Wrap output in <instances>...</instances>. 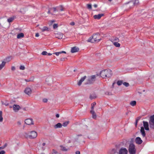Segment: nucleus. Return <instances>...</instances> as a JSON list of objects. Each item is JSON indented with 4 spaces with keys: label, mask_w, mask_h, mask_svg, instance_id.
<instances>
[{
    "label": "nucleus",
    "mask_w": 154,
    "mask_h": 154,
    "mask_svg": "<svg viewBox=\"0 0 154 154\" xmlns=\"http://www.w3.org/2000/svg\"><path fill=\"white\" fill-rule=\"evenodd\" d=\"M56 116L57 118H59V116H60L59 114H57L56 115Z\"/></svg>",
    "instance_id": "nucleus-57"
},
{
    "label": "nucleus",
    "mask_w": 154,
    "mask_h": 154,
    "mask_svg": "<svg viewBox=\"0 0 154 154\" xmlns=\"http://www.w3.org/2000/svg\"><path fill=\"white\" fill-rule=\"evenodd\" d=\"M6 62L3 61L1 64H0V70H1L5 65Z\"/></svg>",
    "instance_id": "nucleus-29"
},
{
    "label": "nucleus",
    "mask_w": 154,
    "mask_h": 154,
    "mask_svg": "<svg viewBox=\"0 0 154 154\" xmlns=\"http://www.w3.org/2000/svg\"><path fill=\"white\" fill-rule=\"evenodd\" d=\"M70 25L72 26H73L75 25V23L73 22H72L70 23Z\"/></svg>",
    "instance_id": "nucleus-52"
},
{
    "label": "nucleus",
    "mask_w": 154,
    "mask_h": 154,
    "mask_svg": "<svg viewBox=\"0 0 154 154\" xmlns=\"http://www.w3.org/2000/svg\"><path fill=\"white\" fill-rule=\"evenodd\" d=\"M140 132L143 137H144V128L143 127H141L140 129Z\"/></svg>",
    "instance_id": "nucleus-27"
},
{
    "label": "nucleus",
    "mask_w": 154,
    "mask_h": 154,
    "mask_svg": "<svg viewBox=\"0 0 154 154\" xmlns=\"http://www.w3.org/2000/svg\"><path fill=\"white\" fill-rule=\"evenodd\" d=\"M93 6H94V7L95 8H97V5H96V4H94V5Z\"/></svg>",
    "instance_id": "nucleus-59"
},
{
    "label": "nucleus",
    "mask_w": 154,
    "mask_h": 154,
    "mask_svg": "<svg viewBox=\"0 0 154 154\" xmlns=\"http://www.w3.org/2000/svg\"><path fill=\"white\" fill-rule=\"evenodd\" d=\"M62 125L60 123H58L54 126V128L55 129L57 128H61L62 127Z\"/></svg>",
    "instance_id": "nucleus-19"
},
{
    "label": "nucleus",
    "mask_w": 154,
    "mask_h": 154,
    "mask_svg": "<svg viewBox=\"0 0 154 154\" xmlns=\"http://www.w3.org/2000/svg\"><path fill=\"white\" fill-rule=\"evenodd\" d=\"M135 143L137 144H140L143 142L142 140H141L140 138L139 137H137L135 138Z\"/></svg>",
    "instance_id": "nucleus-9"
},
{
    "label": "nucleus",
    "mask_w": 154,
    "mask_h": 154,
    "mask_svg": "<svg viewBox=\"0 0 154 154\" xmlns=\"http://www.w3.org/2000/svg\"><path fill=\"white\" fill-rule=\"evenodd\" d=\"M25 123L27 125H33L34 123L32 119H28L25 120Z\"/></svg>",
    "instance_id": "nucleus-7"
},
{
    "label": "nucleus",
    "mask_w": 154,
    "mask_h": 154,
    "mask_svg": "<svg viewBox=\"0 0 154 154\" xmlns=\"http://www.w3.org/2000/svg\"><path fill=\"white\" fill-rule=\"evenodd\" d=\"M5 151L4 150H2L0 152V154H5Z\"/></svg>",
    "instance_id": "nucleus-49"
},
{
    "label": "nucleus",
    "mask_w": 154,
    "mask_h": 154,
    "mask_svg": "<svg viewBox=\"0 0 154 154\" xmlns=\"http://www.w3.org/2000/svg\"><path fill=\"white\" fill-rule=\"evenodd\" d=\"M91 113L92 114V118L94 119H96L97 116L94 110H91L90 111Z\"/></svg>",
    "instance_id": "nucleus-20"
},
{
    "label": "nucleus",
    "mask_w": 154,
    "mask_h": 154,
    "mask_svg": "<svg viewBox=\"0 0 154 154\" xmlns=\"http://www.w3.org/2000/svg\"><path fill=\"white\" fill-rule=\"evenodd\" d=\"M80 152L79 151H77L75 152V154H80Z\"/></svg>",
    "instance_id": "nucleus-53"
},
{
    "label": "nucleus",
    "mask_w": 154,
    "mask_h": 154,
    "mask_svg": "<svg viewBox=\"0 0 154 154\" xmlns=\"http://www.w3.org/2000/svg\"><path fill=\"white\" fill-rule=\"evenodd\" d=\"M141 117L140 116L139 117L136 119V122L135 123V125L136 127H137V124L138 121L141 118Z\"/></svg>",
    "instance_id": "nucleus-33"
},
{
    "label": "nucleus",
    "mask_w": 154,
    "mask_h": 154,
    "mask_svg": "<svg viewBox=\"0 0 154 154\" xmlns=\"http://www.w3.org/2000/svg\"><path fill=\"white\" fill-rule=\"evenodd\" d=\"M58 153L54 149L52 150V152L50 153L49 154H57Z\"/></svg>",
    "instance_id": "nucleus-37"
},
{
    "label": "nucleus",
    "mask_w": 154,
    "mask_h": 154,
    "mask_svg": "<svg viewBox=\"0 0 154 154\" xmlns=\"http://www.w3.org/2000/svg\"><path fill=\"white\" fill-rule=\"evenodd\" d=\"M51 11H53V12H55L56 11H58V10L56 9V8L55 7H53L52 8H51Z\"/></svg>",
    "instance_id": "nucleus-34"
},
{
    "label": "nucleus",
    "mask_w": 154,
    "mask_h": 154,
    "mask_svg": "<svg viewBox=\"0 0 154 154\" xmlns=\"http://www.w3.org/2000/svg\"><path fill=\"white\" fill-rule=\"evenodd\" d=\"M128 151L125 148H121L119 151V154H127Z\"/></svg>",
    "instance_id": "nucleus-8"
},
{
    "label": "nucleus",
    "mask_w": 154,
    "mask_h": 154,
    "mask_svg": "<svg viewBox=\"0 0 154 154\" xmlns=\"http://www.w3.org/2000/svg\"><path fill=\"white\" fill-rule=\"evenodd\" d=\"M101 40L100 34L99 33L93 34L91 37L88 40V42L92 43L98 42Z\"/></svg>",
    "instance_id": "nucleus-1"
},
{
    "label": "nucleus",
    "mask_w": 154,
    "mask_h": 154,
    "mask_svg": "<svg viewBox=\"0 0 154 154\" xmlns=\"http://www.w3.org/2000/svg\"><path fill=\"white\" fill-rule=\"evenodd\" d=\"M123 81L122 80H119L117 82V84L118 85L120 86L121 85L123 84Z\"/></svg>",
    "instance_id": "nucleus-32"
},
{
    "label": "nucleus",
    "mask_w": 154,
    "mask_h": 154,
    "mask_svg": "<svg viewBox=\"0 0 154 154\" xmlns=\"http://www.w3.org/2000/svg\"><path fill=\"white\" fill-rule=\"evenodd\" d=\"M58 24H54L53 25V27L54 29H56L58 27Z\"/></svg>",
    "instance_id": "nucleus-42"
},
{
    "label": "nucleus",
    "mask_w": 154,
    "mask_h": 154,
    "mask_svg": "<svg viewBox=\"0 0 154 154\" xmlns=\"http://www.w3.org/2000/svg\"><path fill=\"white\" fill-rule=\"evenodd\" d=\"M118 42H114L113 43V45L117 47H120V44Z\"/></svg>",
    "instance_id": "nucleus-28"
},
{
    "label": "nucleus",
    "mask_w": 154,
    "mask_h": 154,
    "mask_svg": "<svg viewBox=\"0 0 154 154\" xmlns=\"http://www.w3.org/2000/svg\"><path fill=\"white\" fill-rule=\"evenodd\" d=\"M119 39L116 37H113L112 38V42H119Z\"/></svg>",
    "instance_id": "nucleus-21"
},
{
    "label": "nucleus",
    "mask_w": 154,
    "mask_h": 154,
    "mask_svg": "<svg viewBox=\"0 0 154 154\" xmlns=\"http://www.w3.org/2000/svg\"><path fill=\"white\" fill-rule=\"evenodd\" d=\"M100 75L103 78L109 77L112 75V71L109 69L103 70L100 72Z\"/></svg>",
    "instance_id": "nucleus-2"
},
{
    "label": "nucleus",
    "mask_w": 154,
    "mask_h": 154,
    "mask_svg": "<svg viewBox=\"0 0 154 154\" xmlns=\"http://www.w3.org/2000/svg\"><path fill=\"white\" fill-rule=\"evenodd\" d=\"M54 20H52L50 21L51 24H52L54 22Z\"/></svg>",
    "instance_id": "nucleus-54"
},
{
    "label": "nucleus",
    "mask_w": 154,
    "mask_h": 154,
    "mask_svg": "<svg viewBox=\"0 0 154 154\" xmlns=\"http://www.w3.org/2000/svg\"><path fill=\"white\" fill-rule=\"evenodd\" d=\"M24 92L26 94L29 95L32 93V90L30 88L27 87L25 89Z\"/></svg>",
    "instance_id": "nucleus-12"
},
{
    "label": "nucleus",
    "mask_w": 154,
    "mask_h": 154,
    "mask_svg": "<svg viewBox=\"0 0 154 154\" xmlns=\"http://www.w3.org/2000/svg\"><path fill=\"white\" fill-rule=\"evenodd\" d=\"M58 8L61 11H62L64 10L62 6H60Z\"/></svg>",
    "instance_id": "nucleus-39"
},
{
    "label": "nucleus",
    "mask_w": 154,
    "mask_h": 154,
    "mask_svg": "<svg viewBox=\"0 0 154 154\" xmlns=\"http://www.w3.org/2000/svg\"><path fill=\"white\" fill-rule=\"evenodd\" d=\"M145 130H149V124L147 122H145Z\"/></svg>",
    "instance_id": "nucleus-25"
},
{
    "label": "nucleus",
    "mask_w": 154,
    "mask_h": 154,
    "mask_svg": "<svg viewBox=\"0 0 154 154\" xmlns=\"http://www.w3.org/2000/svg\"><path fill=\"white\" fill-rule=\"evenodd\" d=\"M132 1L133 3H131L132 6H137L139 4V0H134Z\"/></svg>",
    "instance_id": "nucleus-14"
},
{
    "label": "nucleus",
    "mask_w": 154,
    "mask_h": 154,
    "mask_svg": "<svg viewBox=\"0 0 154 154\" xmlns=\"http://www.w3.org/2000/svg\"><path fill=\"white\" fill-rule=\"evenodd\" d=\"M67 58L66 57H62L60 59V60L61 61H64L65 59H66Z\"/></svg>",
    "instance_id": "nucleus-46"
},
{
    "label": "nucleus",
    "mask_w": 154,
    "mask_h": 154,
    "mask_svg": "<svg viewBox=\"0 0 154 154\" xmlns=\"http://www.w3.org/2000/svg\"><path fill=\"white\" fill-rule=\"evenodd\" d=\"M104 15V14H98V15H94L93 16V17L95 19L99 20L101 18V17L103 16Z\"/></svg>",
    "instance_id": "nucleus-15"
},
{
    "label": "nucleus",
    "mask_w": 154,
    "mask_h": 154,
    "mask_svg": "<svg viewBox=\"0 0 154 154\" xmlns=\"http://www.w3.org/2000/svg\"><path fill=\"white\" fill-rule=\"evenodd\" d=\"M123 84L126 87H128L129 86V84L128 83L126 82H124L123 83Z\"/></svg>",
    "instance_id": "nucleus-38"
},
{
    "label": "nucleus",
    "mask_w": 154,
    "mask_h": 154,
    "mask_svg": "<svg viewBox=\"0 0 154 154\" xmlns=\"http://www.w3.org/2000/svg\"><path fill=\"white\" fill-rule=\"evenodd\" d=\"M24 37V35L23 33H21L18 34L17 36V38H23Z\"/></svg>",
    "instance_id": "nucleus-23"
},
{
    "label": "nucleus",
    "mask_w": 154,
    "mask_h": 154,
    "mask_svg": "<svg viewBox=\"0 0 154 154\" xmlns=\"http://www.w3.org/2000/svg\"><path fill=\"white\" fill-rule=\"evenodd\" d=\"M60 147L61 148V149L63 151H67L69 149V148H66L65 147L63 146H60Z\"/></svg>",
    "instance_id": "nucleus-22"
},
{
    "label": "nucleus",
    "mask_w": 154,
    "mask_h": 154,
    "mask_svg": "<svg viewBox=\"0 0 154 154\" xmlns=\"http://www.w3.org/2000/svg\"><path fill=\"white\" fill-rule=\"evenodd\" d=\"M55 36L56 38L59 39H61L63 37V35L61 33H57L55 34Z\"/></svg>",
    "instance_id": "nucleus-11"
},
{
    "label": "nucleus",
    "mask_w": 154,
    "mask_h": 154,
    "mask_svg": "<svg viewBox=\"0 0 154 154\" xmlns=\"http://www.w3.org/2000/svg\"><path fill=\"white\" fill-rule=\"evenodd\" d=\"M20 70H23L25 69V67L24 66L21 65V66H20Z\"/></svg>",
    "instance_id": "nucleus-41"
},
{
    "label": "nucleus",
    "mask_w": 154,
    "mask_h": 154,
    "mask_svg": "<svg viewBox=\"0 0 154 154\" xmlns=\"http://www.w3.org/2000/svg\"><path fill=\"white\" fill-rule=\"evenodd\" d=\"M128 152L130 154H136V149L135 145L133 143H130L128 147Z\"/></svg>",
    "instance_id": "nucleus-3"
},
{
    "label": "nucleus",
    "mask_w": 154,
    "mask_h": 154,
    "mask_svg": "<svg viewBox=\"0 0 154 154\" xmlns=\"http://www.w3.org/2000/svg\"><path fill=\"white\" fill-rule=\"evenodd\" d=\"M96 76H98V75H92L89 77L88 80V82L86 84H91L93 83L95 81L96 77Z\"/></svg>",
    "instance_id": "nucleus-6"
},
{
    "label": "nucleus",
    "mask_w": 154,
    "mask_h": 154,
    "mask_svg": "<svg viewBox=\"0 0 154 154\" xmlns=\"http://www.w3.org/2000/svg\"><path fill=\"white\" fill-rule=\"evenodd\" d=\"M7 146V143H5V145L3 146L4 148V149L5 147H6Z\"/></svg>",
    "instance_id": "nucleus-55"
},
{
    "label": "nucleus",
    "mask_w": 154,
    "mask_h": 154,
    "mask_svg": "<svg viewBox=\"0 0 154 154\" xmlns=\"http://www.w3.org/2000/svg\"><path fill=\"white\" fill-rule=\"evenodd\" d=\"M4 149L3 147V146H1V147H0V150L1 149Z\"/></svg>",
    "instance_id": "nucleus-63"
},
{
    "label": "nucleus",
    "mask_w": 154,
    "mask_h": 154,
    "mask_svg": "<svg viewBox=\"0 0 154 154\" xmlns=\"http://www.w3.org/2000/svg\"><path fill=\"white\" fill-rule=\"evenodd\" d=\"M42 101L44 103H46L48 101V100L47 99L44 98L43 99Z\"/></svg>",
    "instance_id": "nucleus-48"
},
{
    "label": "nucleus",
    "mask_w": 154,
    "mask_h": 154,
    "mask_svg": "<svg viewBox=\"0 0 154 154\" xmlns=\"http://www.w3.org/2000/svg\"><path fill=\"white\" fill-rule=\"evenodd\" d=\"M14 19V17H11L8 19V21L9 23L12 22Z\"/></svg>",
    "instance_id": "nucleus-36"
},
{
    "label": "nucleus",
    "mask_w": 154,
    "mask_h": 154,
    "mask_svg": "<svg viewBox=\"0 0 154 154\" xmlns=\"http://www.w3.org/2000/svg\"><path fill=\"white\" fill-rule=\"evenodd\" d=\"M131 3H133V2L132 1H131L130 2H128V3H126V4H128V7H129V8L131 9L132 8H133L134 7V6H132L131 4Z\"/></svg>",
    "instance_id": "nucleus-24"
},
{
    "label": "nucleus",
    "mask_w": 154,
    "mask_h": 154,
    "mask_svg": "<svg viewBox=\"0 0 154 154\" xmlns=\"http://www.w3.org/2000/svg\"><path fill=\"white\" fill-rule=\"evenodd\" d=\"M60 52V54L61 53H65V54H66V53L65 51H61V52Z\"/></svg>",
    "instance_id": "nucleus-61"
},
{
    "label": "nucleus",
    "mask_w": 154,
    "mask_h": 154,
    "mask_svg": "<svg viewBox=\"0 0 154 154\" xmlns=\"http://www.w3.org/2000/svg\"><path fill=\"white\" fill-rule=\"evenodd\" d=\"M25 81H26V82H29L31 81H32V80L31 79H25L24 80Z\"/></svg>",
    "instance_id": "nucleus-47"
},
{
    "label": "nucleus",
    "mask_w": 154,
    "mask_h": 154,
    "mask_svg": "<svg viewBox=\"0 0 154 154\" xmlns=\"http://www.w3.org/2000/svg\"><path fill=\"white\" fill-rule=\"evenodd\" d=\"M149 124L150 128L154 130V115L150 116Z\"/></svg>",
    "instance_id": "nucleus-5"
},
{
    "label": "nucleus",
    "mask_w": 154,
    "mask_h": 154,
    "mask_svg": "<svg viewBox=\"0 0 154 154\" xmlns=\"http://www.w3.org/2000/svg\"><path fill=\"white\" fill-rule=\"evenodd\" d=\"M39 28L42 32L45 31H49L50 30V29L46 26H44L42 28Z\"/></svg>",
    "instance_id": "nucleus-17"
},
{
    "label": "nucleus",
    "mask_w": 154,
    "mask_h": 154,
    "mask_svg": "<svg viewBox=\"0 0 154 154\" xmlns=\"http://www.w3.org/2000/svg\"><path fill=\"white\" fill-rule=\"evenodd\" d=\"M6 60L8 62H9L10 61V57H8L6 58Z\"/></svg>",
    "instance_id": "nucleus-50"
},
{
    "label": "nucleus",
    "mask_w": 154,
    "mask_h": 154,
    "mask_svg": "<svg viewBox=\"0 0 154 154\" xmlns=\"http://www.w3.org/2000/svg\"><path fill=\"white\" fill-rule=\"evenodd\" d=\"M48 54L49 56H51V55H52V54H51V53H48Z\"/></svg>",
    "instance_id": "nucleus-64"
},
{
    "label": "nucleus",
    "mask_w": 154,
    "mask_h": 154,
    "mask_svg": "<svg viewBox=\"0 0 154 154\" xmlns=\"http://www.w3.org/2000/svg\"><path fill=\"white\" fill-rule=\"evenodd\" d=\"M79 50V48L76 47L75 46L73 47L72 48L71 51L72 53H74L78 52Z\"/></svg>",
    "instance_id": "nucleus-13"
},
{
    "label": "nucleus",
    "mask_w": 154,
    "mask_h": 154,
    "mask_svg": "<svg viewBox=\"0 0 154 154\" xmlns=\"http://www.w3.org/2000/svg\"><path fill=\"white\" fill-rule=\"evenodd\" d=\"M48 54V53L46 51H43L42 53V54L43 55H45Z\"/></svg>",
    "instance_id": "nucleus-43"
},
{
    "label": "nucleus",
    "mask_w": 154,
    "mask_h": 154,
    "mask_svg": "<svg viewBox=\"0 0 154 154\" xmlns=\"http://www.w3.org/2000/svg\"><path fill=\"white\" fill-rule=\"evenodd\" d=\"M105 94L108 95H112L111 92H106L105 93Z\"/></svg>",
    "instance_id": "nucleus-44"
},
{
    "label": "nucleus",
    "mask_w": 154,
    "mask_h": 154,
    "mask_svg": "<svg viewBox=\"0 0 154 154\" xmlns=\"http://www.w3.org/2000/svg\"><path fill=\"white\" fill-rule=\"evenodd\" d=\"M96 105V103L95 102H93L92 104H91V110H94V106Z\"/></svg>",
    "instance_id": "nucleus-35"
},
{
    "label": "nucleus",
    "mask_w": 154,
    "mask_h": 154,
    "mask_svg": "<svg viewBox=\"0 0 154 154\" xmlns=\"http://www.w3.org/2000/svg\"><path fill=\"white\" fill-rule=\"evenodd\" d=\"M86 78V76H85L83 77H82L80 79V80H79V82H78V85L79 86H80L81 85L82 82L84 81V80Z\"/></svg>",
    "instance_id": "nucleus-18"
},
{
    "label": "nucleus",
    "mask_w": 154,
    "mask_h": 154,
    "mask_svg": "<svg viewBox=\"0 0 154 154\" xmlns=\"http://www.w3.org/2000/svg\"><path fill=\"white\" fill-rule=\"evenodd\" d=\"M97 97V95L96 94L94 93H93L91 94L90 95L89 98L91 100L95 99Z\"/></svg>",
    "instance_id": "nucleus-16"
},
{
    "label": "nucleus",
    "mask_w": 154,
    "mask_h": 154,
    "mask_svg": "<svg viewBox=\"0 0 154 154\" xmlns=\"http://www.w3.org/2000/svg\"><path fill=\"white\" fill-rule=\"evenodd\" d=\"M39 36V34L38 33H36V34H35V36L36 37H38Z\"/></svg>",
    "instance_id": "nucleus-56"
},
{
    "label": "nucleus",
    "mask_w": 154,
    "mask_h": 154,
    "mask_svg": "<svg viewBox=\"0 0 154 154\" xmlns=\"http://www.w3.org/2000/svg\"><path fill=\"white\" fill-rule=\"evenodd\" d=\"M25 136L27 138H29L31 139L36 138L37 135V132L34 131H31L30 135H28V134L26 133H25Z\"/></svg>",
    "instance_id": "nucleus-4"
},
{
    "label": "nucleus",
    "mask_w": 154,
    "mask_h": 154,
    "mask_svg": "<svg viewBox=\"0 0 154 154\" xmlns=\"http://www.w3.org/2000/svg\"><path fill=\"white\" fill-rule=\"evenodd\" d=\"M69 123V121H66V122H64L63 123V125H62L64 127H66Z\"/></svg>",
    "instance_id": "nucleus-30"
},
{
    "label": "nucleus",
    "mask_w": 154,
    "mask_h": 154,
    "mask_svg": "<svg viewBox=\"0 0 154 154\" xmlns=\"http://www.w3.org/2000/svg\"><path fill=\"white\" fill-rule=\"evenodd\" d=\"M87 8L88 9H91L92 6L91 5V4H87Z\"/></svg>",
    "instance_id": "nucleus-40"
},
{
    "label": "nucleus",
    "mask_w": 154,
    "mask_h": 154,
    "mask_svg": "<svg viewBox=\"0 0 154 154\" xmlns=\"http://www.w3.org/2000/svg\"><path fill=\"white\" fill-rule=\"evenodd\" d=\"M130 104L132 106H134L136 104V102L135 101H132L130 103Z\"/></svg>",
    "instance_id": "nucleus-26"
},
{
    "label": "nucleus",
    "mask_w": 154,
    "mask_h": 154,
    "mask_svg": "<svg viewBox=\"0 0 154 154\" xmlns=\"http://www.w3.org/2000/svg\"><path fill=\"white\" fill-rule=\"evenodd\" d=\"M11 70H12L13 71L15 70V67L14 66H12L11 68Z\"/></svg>",
    "instance_id": "nucleus-51"
},
{
    "label": "nucleus",
    "mask_w": 154,
    "mask_h": 154,
    "mask_svg": "<svg viewBox=\"0 0 154 154\" xmlns=\"http://www.w3.org/2000/svg\"><path fill=\"white\" fill-rule=\"evenodd\" d=\"M116 83V82H114L113 83H112V88H113L114 87V85H115V84Z\"/></svg>",
    "instance_id": "nucleus-60"
},
{
    "label": "nucleus",
    "mask_w": 154,
    "mask_h": 154,
    "mask_svg": "<svg viewBox=\"0 0 154 154\" xmlns=\"http://www.w3.org/2000/svg\"><path fill=\"white\" fill-rule=\"evenodd\" d=\"M53 54H56L57 56H58L59 54H60V52H56L54 53Z\"/></svg>",
    "instance_id": "nucleus-45"
},
{
    "label": "nucleus",
    "mask_w": 154,
    "mask_h": 154,
    "mask_svg": "<svg viewBox=\"0 0 154 154\" xmlns=\"http://www.w3.org/2000/svg\"><path fill=\"white\" fill-rule=\"evenodd\" d=\"M17 124L19 125H21V122H17Z\"/></svg>",
    "instance_id": "nucleus-62"
},
{
    "label": "nucleus",
    "mask_w": 154,
    "mask_h": 154,
    "mask_svg": "<svg viewBox=\"0 0 154 154\" xmlns=\"http://www.w3.org/2000/svg\"><path fill=\"white\" fill-rule=\"evenodd\" d=\"M2 111H0V122H2L3 121V118L2 117Z\"/></svg>",
    "instance_id": "nucleus-31"
},
{
    "label": "nucleus",
    "mask_w": 154,
    "mask_h": 154,
    "mask_svg": "<svg viewBox=\"0 0 154 154\" xmlns=\"http://www.w3.org/2000/svg\"><path fill=\"white\" fill-rule=\"evenodd\" d=\"M51 11V8H50L49 9V10L48 12V14H50Z\"/></svg>",
    "instance_id": "nucleus-58"
},
{
    "label": "nucleus",
    "mask_w": 154,
    "mask_h": 154,
    "mask_svg": "<svg viewBox=\"0 0 154 154\" xmlns=\"http://www.w3.org/2000/svg\"><path fill=\"white\" fill-rule=\"evenodd\" d=\"M13 108L15 112H17L20 109V107L19 105L16 104H14L13 105Z\"/></svg>",
    "instance_id": "nucleus-10"
}]
</instances>
